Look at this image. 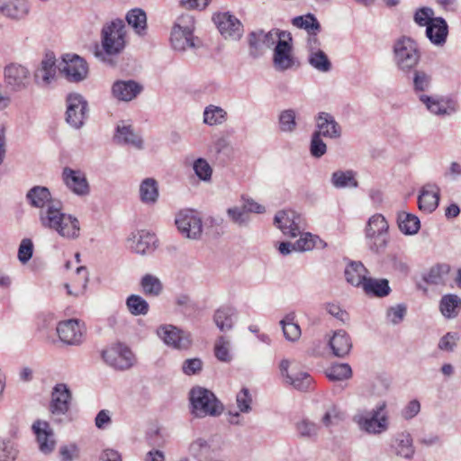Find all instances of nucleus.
I'll list each match as a JSON object with an SVG mask.
<instances>
[{
  "label": "nucleus",
  "mask_w": 461,
  "mask_h": 461,
  "mask_svg": "<svg viewBox=\"0 0 461 461\" xmlns=\"http://www.w3.org/2000/svg\"><path fill=\"white\" fill-rule=\"evenodd\" d=\"M126 36V26L122 19L105 23L101 31L102 50L96 45L95 56L104 62L110 61L108 57L117 56L125 49Z\"/></svg>",
  "instance_id": "nucleus-1"
},
{
  "label": "nucleus",
  "mask_w": 461,
  "mask_h": 461,
  "mask_svg": "<svg viewBox=\"0 0 461 461\" xmlns=\"http://www.w3.org/2000/svg\"><path fill=\"white\" fill-rule=\"evenodd\" d=\"M40 222L44 228L56 230L62 238L76 240L80 236L78 219L62 212L60 204L40 212Z\"/></svg>",
  "instance_id": "nucleus-2"
},
{
  "label": "nucleus",
  "mask_w": 461,
  "mask_h": 461,
  "mask_svg": "<svg viewBox=\"0 0 461 461\" xmlns=\"http://www.w3.org/2000/svg\"><path fill=\"white\" fill-rule=\"evenodd\" d=\"M195 22L194 16L188 14L179 15L171 29V47L179 52L187 50H197L202 46L201 41L194 35Z\"/></svg>",
  "instance_id": "nucleus-3"
},
{
  "label": "nucleus",
  "mask_w": 461,
  "mask_h": 461,
  "mask_svg": "<svg viewBox=\"0 0 461 461\" xmlns=\"http://www.w3.org/2000/svg\"><path fill=\"white\" fill-rule=\"evenodd\" d=\"M386 408V402L382 401L368 414H356L353 416L352 420L362 431L373 435L382 434L389 428V416Z\"/></svg>",
  "instance_id": "nucleus-4"
},
{
  "label": "nucleus",
  "mask_w": 461,
  "mask_h": 461,
  "mask_svg": "<svg viewBox=\"0 0 461 461\" xmlns=\"http://www.w3.org/2000/svg\"><path fill=\"white\" fill-rule=\"evenodd\" d=\"M191 412L197 418L206 416H219L222 411V404L217 400L214 393L203 388H193L190 392Z\"/></svg>",
  "instance_id": "nucleus-5"
},
{
  "label": "nucleus",
  "mask_w": 461,
  "mask_h": 461,
  "mask_svg": "<svg viewBox=\"0 0 461 461\" xmlns=\"http://www.w3.org/2000/svg\"><path fill=\"white\" fill-rule=\"evenodd\" d=\"M388 229V222L382 214L375 213L368 219L365 236L371 250L380 252L386 248L389 240Z\"/></svg>",
  "instance_id": "nucleus-6"
},
{
  "label": "nucleus",
  "mask_w": 461,
  "mask_h": 461,
  "mask_svg": "<svg viewBox=\"0 0 461 461\" xmlns=\"http://www.w3.org/2000/svg\"><path fill=\"white\" fill-rule=\"evenodd\" d=\"M393 55L397 67L402 71L415 68L420 59L416 42L405 36L394 42Z\"/></svg>",
  "instance_id": "nucleus-7"
},
{
  "label": "nucleus",
  "mask_w": 461,
  "mask_h": 461,
  "mask_svg": "<svg viewBox=\"0 0 461 461\" xmlns=\"http://www.w3.org/2000/svg\"><path fill=\"white\" fill-rule=\"evenodd\" d=\"M59 70L69 82L73 83L85 80L88 75L86 61L77 54H64L59 65Z\"/></svg>",
  "instance_id": "nucleus-8"
},
{
  "label": "nucleus",
  "mask_w": 461,
  "mask_h": 461,
  "mask_svg": "<svg viewBox=\"0 0 461 461\" xmlns=\"http://www.w3.org/2000/svg\"><path fill=\"white\" fill-rule=\"evenodd\" d=\"M104 362L114 369L125 370L132 366L134 356L131 349L122 344L113 345L102 352Z\"/></svg>",
  "instance_id": "nucleus-9"
},
{
  "label": "nucleus",
  "mask_w": 461,
  "mask_h": 461,
  "mask_svg": "<svg viewBox=\"0 0 461 461\" xmlns=\"http://www.w3.org/2000/svg\"><path fill=\"white\" fill-rule=\"evenodd\" d=\"M179 232L185 238L197 240L203 231L202 219L194 211H180L175 220Z\"/></svg>",
  "instance_id": "nucleus-10"
},
{
  "label": "nucleus",
  "mask_w": 461,
  "mask_h": 461,
  "mask_svg": "<svg viewBox=\"0 0 461 461\" xmlns=\"http://www.w3.org/2000/svg\"><path fill=\"white\" fill-rule=\"evenodd\" d=\"M87 114V102L79 94H69L67 97L66 121L75 129L83 126Z\"/></svg>",
  "instance_id": "nucleus-11"
},
{
  "label": "nucleus",
  "mask_w": 461,
  "mask_h": 461,
  "mask_svg": "<svg viewBox=\"0 0 461 461\" xmlns=\"http://www.w3.org/2000/svg\"><path fill=\"white\" fill-rule=\"evenodd\" d=\"M6 86L13 92H21L26 89L31 82L30 70L18 63H11L4 70Z\"/></svg>",
  "instance_id": "nucleus-12"
},
{
  "label": "nucleus",
  "mask_w": 461,
  "mask_h": 461,
  "mask_svg": "<svg viewBox=\"0 0 461 461\" xmlns=\"http://www.w3.org/2000/svg\"><path fill=\"white\" fill-rule=\"evenodd\" d=\"M212 20L225 39L239 41L242 37L244 32L242 23L229 12L216 14Z\"/></svg>",
  "instance_id": "nucleus-13"
},
{
  "label": "nucleus",
  "mask_w": 461,
  "mask_h": 461,
  "mask_svg": "<svg viewBox=\"0 0 461 461\" xmlns=\"http://www.w3.org/2000/svg\"><path fill=\"white\" fill-rule=\"evenodd\" d=\"M281 37L283 38H280L274 50L273 63L276 70L285 71L294 65L292 46L290 44L292 36L288 32H282Z\"/></svg>",
  "instance_id": "nucleus-14"
},
{
  "label": "nucleus",
  "mask_w": 461,
  "mask_h": 461,
  "mask_svg": "<svg viewBox=\"0 0 461 461\" xmlns=\"http://www.w3.org/2000/svg\"><path fill=\"white\" fill-rule=\"evenodd\" d=\"M274 223L284 235L295 238L301 233L303 218L293 210H283L276 214Z\"/></svg>",
  "instance_id": "nucleus-15"
},
{
  "label": "nucleus",
  "mask_w": 461,
  "mask_h": 461,
  "mask_svg": "<svg viewBox=\"0 0 461 461\" xmlns=\"http://www.w3.org/2000/svg\"><path fill=\"white\" fill-rule=\"evenodd\" d=\"M157 335L163 342L176 349H187L191 346L188 335L171 324H164L158 328Z\"/></svg>",
  "instance_id": "nucleus-16"
},
{
  "label": "nucleus",
  "mask_w": 461,
  "mask_h": 461,
  "mask_svg": "<svg viewBox=\"0 0 461 461\" xmlns=\"http://www.w3.org/2000/svg\"><path fill=\"white\" fill-rule=\"evenodd\" d=\"M62 180L68 189L77 196L85 197L90 194L88 180L81 170L65 167L62 171Z\"/></svg>",
  "instance_id": "nucleus-17"
},
{
  "label": "nucleus",
  "mask_w": 461,
  "mask_h": 461,
  "mask_svg": "<svg viewBox=\"0 0 461 461\" xmlns=\"http://www.w3.org/2000/svg\"><path fill=\"white\" fill-rule=\"evenodd\" d=\"M59 339L68 345H78L83 341L84 326L77 320L60 321L57 326Z\"/></svg>",
  "instance_id": "nucleus-18"
},
{
  "label": "nucleus",
  "mask_w": 461,
  "mask_h": 461,
  "mask_svg": "<svg viewBox=\"0 0 461 461\" xmlns=\"http://www.w3.org/2000/svg\"><path fill=\"white\" fill-rule=\"evenodd\" d=\"M32 430L36 436L39 450L44 455L52 453L57 442L50 424L47 421L36 420L32 424Z\"/></svg>",
  "instance_id": "nucleus-19"
},
{
  "label": "nucleus",
  "mask_w": 461,
  "mask_h": 461,
  "mask_svg": "<svg viewBox=\"0 0 461 461\" xmlns=\"http://www.w3.org/2000/svg\"><path fill=\"white\" fill-rule=\"evenodd\" d=\"M158 240L153 233L140 230L131 233L127 239L128 248L140 255H145L153 251Z\"/></svg>",
  "instance_id": "nucleus-20"
},
{
  "label": "nucleus",
  "mask_w": 461,
  "mask_h": 461,
  "mask_svg": "<svg viewBox=\"0 0 461 461\" xmlns=\"http://www.w3.org/2000/svg\"><path fill=\"white\" fill-rule=\"evenodd\" d=\"M290 362L284 359L280 363V372L285 382L299 391H306L310 388L312 379L306 372L289 371Z\"/></svg>",
  "instance_id": "nucleus-21"
},
{
  "label": "nucleus",
  "mask_w": 461,
  "mask_h": 461,
  "mask_svg": "<svg viewBox=\"0 0 461 461\" xmlns=\"http://www.w3.org/2000/svg\"><path fill=\"white\" fill-rule=\"evenodd\" d=\"M26 200L31 206L41 209L40 212L50 206L59 205V202L52 199L50 190L41 185H35L29 189L26 194Z\"/></svg>",
  "instance_id": "nucleus-22"
},
{
  "label": "nucleus",
  "mask_w": 461,
  "mask_h": 461,
  "mask_svg": "<svg viewBox=\"0 0 461 461\" xmlns=\"http://www.w3.org/2000/svg\"><path fill=\"white\" fill-rule=\"evenodd\" d=\"M439 193V187L436 184L424 185L418 197L419 208L427 213L433 212L438 206Z\"/></svg>",
  "instance_id": "nucleus-23"
},
{
  "label": "nucleus",
  "mask_w": 461,
  "mask_h": 461,
  "mask_svg": "<svg viewBox=\"0 0 461 461\" xmlns=\"http://www.w3.org/2000/svg\"><path fill=\"white\" fill-rule=\"evenodd\" d=\"M56 76V59L53 54H46L40 66L34 71V81L41 86H48Z\"/></svg>",
  "instance_id": "nucleus-24"
},
{
  "label": "nucleus",
  "mask_w": 461,
  "mask_h": 461,
  "mask_svg": "<svg viewBox=\"0 0 461 461\" xmlns=\"http://www.w3.org/2000/svg\"><path fill=\"white\" fill-rule=\"evenodd\" d=\"M71 393L64 384H57L51 393L50 411L53 415L65 414L69 409Z\"/></svg>",
  "instance_id": "nucleus-25"
},
{
  "label": "nucleus",
  "mask_w": 461,
  "mask_h": 461,
  "mask_svg": "<svg viewBox=\"0 0 461 461\" xmlns=\"http://www.w3.org/2000/svg\"><path fill=\"white\" fill-rule=\"evenodd\" d=\"M142 91V86L134 80H118L112 86L113 96L123 102H130Z\"/></svg>",
  "instance_id": "nucleus-26"
},
{
  "label": "nucleus",
  "mask_w": 461,
  "mask_h": 461,
  "mask_svg": "<svg viewBox=\"0 0 461 461\" xmlns=\"http://www.w3.org/2000/svg\"><path fill=\"white\" fill-rule=\"evenodd\" d=\"M0 13L12 20H22L29 13L26 0H0Z\"/></svg>",
  "instance_id": "nucleus-27"
},
{
  "label": "nucleus",
  "mask_w": 461,
  "mask_h": 461,
  "mask_svg": "<svg viewBox=\"0 0 461 461\" xmlns=\"http://www.w3.org/2000/svg\"><path fill=\"white\" fill-rule=\"evenodd\" d=\"M317 130L315 133L328 138H338L341 134V128L328 113H319L316 119Z\"/></svg>",
  "instance_id": "nucleus-28"
},
{
  "label": "nucleus",
  "mask_w": 461,
  "mask_h": 461,
  "mask_svg": "<svg viewBox=\"0 0 461 461\" xmlns=\"http://www.w3.org/2000/svg\"><path fill=\"white\" fill-rule=\"evenodd\" d=\"M448 34V26L446 20L442 17H436L426 28V36L431 43L437 46H442L447 41Z\"/></svg>",
  "instance_id": "nucleus-29"
},
{
  "label": "nucleus",
  "mask_w": 461,
  "mask_h": 461,
  "mask_svg": "<svg viewBox=\"0 0 461 461\" xmlns=\"http://www.w3.org/2000/svg\"><path fill=\"white\" fill-rule=\"evenodd\" d=\"M114 140L119 144L131 145L136 149H142L143 141L140 135L134 132L131 126H118Z\"/></svg>",
  "instance_id": "nucleus-30"
},
{
  "label": "nucleus",
  "mask_w": 461,
  "mask_h": 461,
  "mask_svg": "<svg viewBox=\"0 0 461 461\" xmlns=\"http://www.w3.org/2000/svg\"><path fill=\"white\" fill-rule=\"evenodd\" d=\"M359 287H362L366 294L375 297L387 296L391 292L387 279H375L369 276Z\"/></svg>",
  "instance_id": "nucleus-31"
},
{
  "label": "nucleus",
  "mask_w": 461,
  "mask_h": 461,
  "mask_svg": "<svg viewBox=\"0 0 461 461\" xmlns=\"http://www.w3.org/2000/svg\"><path fill=\"white\" fill-rule=\"evenodd\" d=\"M368 273L361 261H348V283L359 287L368 277Z\"/></svg>",
  "instance_id": "nucleus-32"
},
{
  "label": "nucleus",
  "mask_w": 461,
  "mask_h": 461,
  "mask_svg": "<svg viewBox=\"0 0 461 461\" xmlns=\"http://www.w3.org/2000/svg\"><path fill=\"white\" fill-rule=\"evenodd\" d=\"M125 18L128 24L133 28L138 35L143 36L146 33L147 15L144 10L133 8L127 13Z\"/></svg>",
  "instance_id": "nucleus-33"
},
{
  "label": "nucleus",
  "mask_w": 461,
  "mask_h": 461,
  "mask_svg": "<svg viewBox=\"0 0 461 461\" xmlns=\"http://www.w3.org/2000/svg\"><path fill=\"white\" fill-rule=\"evenodd\" d=\"M396 455L406 459H411L415 449L412 444V438L408 432L399 433L395 438Z\"/></svg>",
  "instance_id": "nucleus-34"
},
{
  "label": "nucleus",
  "mask_w": 461,
  "mask_h": 461,
  "mask_svg": "<svg viewBox=\"0 0 461 461\" xmlns=\"http://www.w3.org/2000/svg\"><path fill=\"white\" fill-rule=\"evenodd\" d=\"M236 310L230 306H221L214 313L213 320L216 326L221 330H230L233 326V318Z\"/></svg>",
  "instance_id": "nucleus-35"
},
{
  "label": "nucleus",
  "mask_w": 461,
  "mask_h": 461,
  "mask_svg": "<svg viewBox=\"0 0 461 461\" xmlns=\"http://www.w3.org/2000/svg\"><path fill=\"white\" fill-rule=\"evenodd\" d=\"M299 235V240L294 242L295 251L304 252L312 250L314 248L322 249L326 246V243L322 240L310 232L300 233Z\"/></svg>",
  "instance_id": "nucleus-36"
},
{
  "label": "nucleus",
  "mask_w": 461,
  "mask_h": 461,
  "mask_svg": "<svg viewBox=\"0 0 461 461\" xmlns=\"http://www.w3.org/2000/svg\"><path fill=\"white\" fill-rule=\"evenodd\" d=\"M397 221L400 230L406 235L416 234L420 228L419 218L405 212L398 214Z\"/></svg>",
  "instance_id": "nucleus-37"
},
{
  "label": "nucleus",
  "mask_w": 461,
  "mask_h": 461,
  "mask_svg": "<svg viewBox=\"0 0 461 461\" xmlns=\"http://www.w3.org/2000/svg\"><path fill=\"white\" fill-rule=\"evenodd\" d=\"M227 120V112L220 106L210 104L203 111V122L209 126L222 124Z\"/></svg>",
  "instance_id": "nucleus-38"
},
{
  "label": "nucleus",
  "mask_w": 461,
  "mask_h": 461,
  "mask_svg": "<svg viewBox=\"0 0 461 461\" xmlns=\"http://www.w3.org/2000/svg\"><path fill=\"white\" fill-rule=\"evenodd\" d=\"M140 199L145 203H154L158 197V183L153 178L144 179L140 186Z\"/></svg>",
  "instance_id": "nucleus-39"
},
{
  "label": "nucleus",
  "mask_w": 461,
  "mask_h": 461,
  "mask_svg": "<svg viewBox=\"0 0 461 461\" xmlns=\"http://www.w3.org/2000/svg\"><path fill=\"white\" fill-rule=\"evenodd\" d=\"M294 312L288 313L281 321L283 332L287 340L296 341L301 337L300 326L294 322Z\"/></svg>",
  "instance_id": "nucleus-40"
},
{
  "label": "nucleus",
  "mask_w": 461,
  "mask_h": 461,
  "mask_svg": "<svg viewBox=\"0 0 461 461\" xmlns=\"http://www.w3.org/2000/svg\"><path fill=\"white\" fill-rule=\"evenodd\" d=\"M461 305V299L456 294L444 295L440 300V312L447 318H454L457 315L456 309Z\"/></svg>",
  "instance_id": "nucleus-41"
},
{
  "label": "nucleus",
  "mask_w": 461,
  "mask_h": 461,
  "mask_svg": "<svg viewBox=\"0 0 461 461\" xmlns=\"http://www.w3.org/2000/svg\"><path fill=\"white\" fill-rule=\"evenodd\" d=\"M292 24L297 28L303 29L307 33L321 32V24L312 14L300 15L293 18Z\"/></svg>",
  "instance_id": "nucleus-42"
},
{
  "label": "nucleus",
  "mask_w": 461,
  "mask_h": 461,
  "mask_svg": "<svg viewBox=\"0 0 461 461\" xmlns=\"http://www.w3.org/2000/svg\"><path fill=\"white\" fill-rule=\"evenodd\" d=\"M295 429L301 438L315 440L321 427L308 419H303L295 424Z\"/></svg>",
  "instance_id": "nucleus-43"
},
{
  "label": "nucleus",
  "mask_w": 461,
  "mask_h": 461,
  "mask_svg": "<svg viewBox=\"0 0 461 461\" xmlns=\"http://www.w3.org/2000/svg\"><path fill=\"white\" fill-rule=\"evenodd\" d=\"M140 285L143 293L149 296L159 295L163 289L161 281L150 274H147L141 278Z\"/></svg>",
  "instance_id": "nucleus-44"
},
{
  "label": "nucleus",
  "mask_w": 461,
  "mask_h": 461,
  "mask_svg": "<svg viewBox=\"0 0 461 461\" xmlns=\"http://www.w3.org/2000/svg\"><path fill=\"white\" fill-rule=\"evenodd\" d=\"M344 420L343 412L336 406L330 405L321 418V423L327 429L339 425Z\"/></svg>",
  "instance_id": "nucleus-45"
},
{
  "label": "nucleus",
  "mask_w": 461,
  "mask_h": 461,
  "mask_svg": "<svg viewBox=\"0 0 461 461\" xmlns=\"http://www.w3.org/2000/svg\"><path fill=\"white\" fill-rule=\"evenodd\" d=\"M308 62L312 68L322 73L329 72L331 69V63L322 50L309 53Z\"/></svg>",
  "instance_id": "nucleus-46"
},
{
  "label": "nucleus",
  "mask_w": 461,
  "mask_h": 461,
  "mask_svg": "<svg viewBox=\"0 0 461 461\" xmlns=\"http://www.w3.org/2000/svg\"><path fill=\"white\" fill-rule=\"evenodd\" d=\"M126 305L132 315H146L149 312V303L141 296L130 295L126 300Z\"/></svg>",
  "instance_id": "nucleus-47"
},
{
  "label": "nucleus",
  "mask_w": 461,
  "mask_h": 461,
  "mask_svg": "<svg viewBox=\"0 0 461 461\" xmlns=\"http://www.w3.org/2000/svg\"><path fill=\"white\" fill-rule=\"evenodd\" d=\"M447 265H437L432 267L423 276V280L429 285H440L444 283V276L448 273Z\"/></svg>",
  "instance_id": "nucleus-48"
},
{
  "label": "nucleus",
  "mask_w": 461,
  "mask_h": 461,
  "mask_svg": "<svg viewBox=\"0 0 461 461\" xmlns=\"http://www.w3.org/2000/svg\"><path fill=\"white\" fill-rule=\"evenodd\" d=\"M263 30L251 32L248 35L250 56L257 58L263 53L265 49L264 39H262Z\"/></svg>",
  "instance_id": "nucleus-49"
},
{
  "label": "nucleus",
  "mask_w": 461,
  "mask_h": 461,
  "mask_svg": "<svg viewBox=\"0 0 461 461\" xmlns=\"http://www.w3.org/2000/svg\"><path fill=\"white\" fill-rule=\"evenodd\" d=\"M329 347L333 356L343 357L346 355V336L341 330L334 332L329 340Z\"/></svg>",
  "instance_id": "nucleus-50"
},
{
  "label": "nucleus",
  "mask_w": 461,
  "mask_h": 461,
  "mask_svg": "<svg viewBox=\"0 0 461 461\" xmlns=\"http://www.w3.org/2000/svg\"><path fill=\"white\" fill-rule=\"evenodd\" d=\"M18 454L17 445L13 440L0 438V461H14Z\"/></svg>",
  "instance_id": "nucleus-51"
},
{
  "label": "nucleus",
  "mask_w": 461,
  "mask_h": 461,
  "mask_svg": "<svg viewBox=\"0 0 461 461\" xmlns=\"http://www.w3.org/2000/svg\"><path fill=\"white\" fill-rule=\"evenodd\" d=\"M295 118L296 113L294 110L286 109L282 111L278 118L280 130L285 132H293L297 126Z\"/></svg>",
  "instance_id": "nucleus-52"
},
{
  "label": "nucleus",
  "mask_w": 461,
  "mask_h": 461,
  "mask_svg": "<svg viewBox=\"0 0 461 461\" xmlns=\"http://www.w3.org/2000/svg\"><path fill=\"white\" fill-rule=\"evenodd\" d=\"M193 169L196 176L204 182L210 181L212 175V168L206 159L199 158L194 160Z\"/></svg>",
  "instance_id": "nucleus-53"
},
{
  "label": "nucleus",
  "mask_w": 461,
  "mask_h": 461,
  "mask_svg": "<svg viewBox=\"0 0 461 461\" xmlns=\"http://www.w3.org/2000/svg\"><path fill=\"white\" fill-rule=\"evenodd\" d=\"M230 341L224 337H220L214 346V354L218 360L221 362H230L231 355L230 352Z\"/></svg>",
  "instance_id": "nucleus-54"
},
{
  "label": "nucleus",
  "mask_w": 461,
  "mask_h": 461,
  "mask_svg": "<svg viewBox=\"0 0 461 461\" xmlns=\"http://www.w3.org/2000/svg\"><path fill=\"white\" fill-rule=\"evenodd\" d=\"M406 313L407 307L402 303H399L388 308L386 312V319L392 324L397 325L403 321Z\"/></svg>",
  "instance_id": "nucleus-55"
},
{
  "label": "nucleus",
  "mask_w": 461,
  "mask_h": 461,
  "mask_svg": "<svg viewBox=\"0 0 461 461\" xmlns=\"http://www.w3.org/2000/svg\"><path fill=\"white\" fill-rule=\"evenodd\" d=\"M434 11L430 7H420L418 8L413 15L414 22L419 26H426L428 28V25L430 24L431 21L434 20Z\"/></svg>",
  "instance_id": "nucleus-56"
},
{
  "label": "nucleus",
  "mask_w": 461,
  "mask_h": 461,
  "mask_svg": "<svg viewBox=\"0 0 461 461\" xmlns=\"http://www.w3.org/2000/svg\"><path fill=\"white\" fill-rule=\"evenodd\" d=\"M33 254V243L31 239H23L19 248L17 258L18 260L25 265L30 261Z\"/></svg>",
  "instance_id": "nucleus-57"
},
{
  "label": "nucleus",
  "mask_w": 461,
  "mask_h": 461,
  "mask_svg": "<svg viewBox=\"0 0 461 461\" xmlns=\"http://www.w3.org/2000/svg\"><path fill=\"white\" fill-rule=\"evenodd\" d=\"M327 146L321 140V136L313 132L312 136L310 151L312 157L321 158L326 153Z\"/></svg>",
  "instance_id": "nucleus-58"
},
{
  "label": "nucleus",
  "mask_w": 461,
  "mask_h": 461,
  "mask_svg": "<svg viewBox=\"0 0 461 461\" xmlns=\"http://www.w3.org/2000/svg\"><path fill=\"white\" fill-rule=\"evenodd\" d=\"M459 337L456 332H447L438 341V348L442 351L451 352L456 346Z\"/></svg>",
  "instance_id": "nucleus-59"
},
{
  "label": "nucleus",
  "mask_w": 461,
  "mask_h": 461,
  "mask_svg": "<svg viewBox=\"0 0 461 461\" xmlns=\"http://www.w3.org/2000/svg\"><path fill=\"white\" fill-rule=\"evenodd\" d=\"M431 78L424 71H415L413 86L415 91H427L430 86Z\"/></svg>",
  "instance_id": "nucleus-60"
},
{
  "label": "nucleus",
  "mask_w": 461,
  "mask_h": 461,
  "mask_svg": "<svg viewBox=\"0 0 461 461\" xmlns=\"http://www.w3.org/2000/svg\"><path fill=\"white\" fill-rule=\"evenodd\" d=\"M420 101L426 104L427 108L434 114H447V108L438 100H434L428 95H421Z\"/></svg>",
  "instance_id": "nucleus-61"
},
{
  "label": "nucleus",
  "mask_w": 461,
  "mask_h": 461,
  "mask_svg": "<svg viewBox=\"0 0 461 461\" xmlns=\"http://www.w3.org/2000/svg\"><path fill=\"white\" fill-rule=\"evenodd\" d=\"M227 213L231 219V221L239 225L246 224L249 221V214L244 206H242L241 208H230L228 209Z\"/></svg>",
  "instance_id": "nucleus-62"
},
{
  "label": "nucleus",
  "mask_w": 461,
  "mask_h": 461,
  "mask_svg": "<svg viewBox=\"0 0 461 461\" xmlns=\"http://www.w3.org/2000/svg\"><path fill=\"white\" fill-rule=\"evenodd\" d=\"M203 368V361L198 358H188L184 361L182 365V370L184 374L187 375H193L198 374Z\"/></svg>",
  "instance_id": "nucleus-63"
},
{
  "label": "nucleus",
  "mask_w": 461,
  "mask_h": 461,
  "mask_svg": "<svg viewBox=\"0 0 461 461\" xmlns=\"http://www.w3.org/2000/svg\"><path fill=\"white\" fill-rule=\"evenodd\" d=\"M59 456L61 461H74L79 457V449L75 444L61 446Z\"/></svg>",
  "instance_id": "nucleus-64"
}]
</instances>
